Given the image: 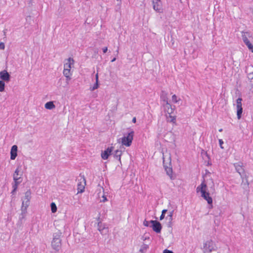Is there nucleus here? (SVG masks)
Wrapping results in <instances>:
<instances>
[{"label":"nucleus","instance_id":"nucleus-1","mask_svg":"<svg viewBox=\"0 0 253 253\" xmlns=\"http://www.w3.org/2000/svg\"><path fill=\"white\" fill-rule=\"evenodd\" d=\"M196 191L197 193L200 192L201 193V197L203 198L206 201H207L208 204L210 205L211 207H212V199L210 196L209 193L207 191V186L204 182H202L200 185L197 187Z\"/></svg>","mask_w":253,"mask_h":253},{"label":"nucleus","instance_id":"nucleus-2","mask_svg":"<svg viewBox=\"0 0 253 253\" xmlns=\"http://www.w3.org/2000/svg\"><path fill=\"white\" fill-rule=\"evenodd\" d=\"M74 64V60L71 57H69L65 60L63 74L66 77L67 81H69L71 79L72 72H71V69L73 66Z\"/></svg>","mask_w":253,"mask_h":253},{"label":"nucleus","instance_id":"nucleus-3","mask_svg":"<svg viewBox=\"0 0 253 253\" xmlns=\"http://www.w3.org/2000/svg\"><path fill=\"white\" fill-rule=\"evenodd\" d=\"M204 251L205 253H215L217 252V247L215 242L211 240H207L204 245Z\"/></svg>","mask_w":253,"mask_h":253},{"label":"nucleus","instance_id":"nucleus-4","mask_svg":"<svg viewBox=\"0 0 253 253\" xmlns=\"http://www.w3.org/2000/svg\"><path fill=\"white\" fill-rule=\"evenodd\" d=\"M134 136V131H131L119 139L122 145L129 147L131 145Z\"/></svg>","mask_w":253,"mask_h":253},{"label":"nucleus","instance_id":"nucleus-5","mask_svg":"<svg viewBox=\"0 0 253 253\" xmlns=\"http://www.w3.org/2000/svg\"><path fill=\"white\" fill-rule=\"evenodd\" d=\"M31 192L30 190H28L25 193V196L22 198V204L21 207V210L22 211L26 212L28 207L30 204L31 199Z\"/></svg>","mask_w":253,"mask_h":253},{"label":"nucleus","instance_id":"nucleus-6","mask_svg":"<svg viewBox=\"0 0 253 253\" xmlns=\"http://www.w3.org/2000/svg\"><path fill=\"white\" fill-rule=\"evenodd\" d=\"M252 36L248 32H242V39L243 42L248 47L249 50L253 53V44L249 40V38H251Z\"/></svg>","mask_w":253,"mask_h":253},{"label":"nucleus","instance_id":"nucleus-7","mask_svg":"<svg viewBox=\"0 0 253 253\" xmlns=\"http://www.w3.org/2000/svg\"><path fill=\"white\" fill-rule=\"evenodd\" d=\"M122 154V152L120 150H116L114 153L112 154L113 158V162L114 166L116 167H120L122 165L121 161Z\"/></svg>","mask_w":253,"mask_h":253},{"label":"nucleus","instance_id":"nucleus-8","mask_svg":"<svg viewBox=\"0 0 253 253\" xmlns=\"http://www.w3.org/2000/svg\"><path fill=\"white\" fill-rule=\"evenodd\" d=\"M86 180L84 176L80 175L78 178L77 190L78 194L83 193L84 191Z\"/></svg>","mask_w":253,"mask_h":253},{"label":"nucleus","instance_id":"nucleus-9","mask_svg":"<svg viewBox=\"0 0 253 253\" xmlns=\"http://www.w3.org/2000/svg\"><path fill=\"white\" fill-rule=\"evenodd\" d=\"M153 9L158 13L163 12V4L161 0H151Z\"/></svg>","mask_w":253,"mask_h":253},{"label":"nucleus","instance_id":"nucleus-10","mask_svg":"<svg viewBox=\"0 0 253 253\" xmlns=\"http://www.w3.org/2000/svg\"><path fill=\"white\" fill-rule=\"evenodd\" d=\"M242 101V99L241 98H238L236 100L237 115L239 120L241 119L243 112Z\"/></svg>","mask_w":253,"mask_h":253},{"label":"nucleus","instance_id":"nucleus-11","mask_svg":"<svg viewBox=\"0 0 253 253\" xmlns=\"http://www.w3.org/2000/svg\"><path fill=\"white\" fill-rule=\"evenodd\" d=\"M61 245V240L59 238L55 237L53 239L51 242V246L54 250L58 251L60 249Z\"/></svg>","mask_w":253,"mask_h":253},{"label":"nucleus","instance_id":"nucleus-12","mask_svg":"<svg viewBox=\"0 0 253 253\" xmlns=\"http://www.w3.org/2000/svg\"><path fill=\"white\" fill-rule=\"evenodd\" d=\"M151 227L153 230L157 233H160L162 229L161 223L156 220H151Z\"/></svg>","mask_w":253,"mask_h":253},{"label":"nucleus","instance_id":"nucleus-13","mask_svg":"<svg viewBox=\"0 0 253 253\" xmlns=\"http://www.w3.org/2000/svg\"><path fill=\"white\" fill-rule=\"evenodd\" d=\"M10 76L6 70H3L0 72V79L2 81L8 82L9 81Z\"/></svg>","mask_w":253,"mask_h":253},{"label":"nucleus","instance_id":"nucleus-14","mask_svg":"<svg viewBox=\"0 0 253 253\" xmlns=\"http://www.w3.org/2000/svg\"><path fill=\"white\" fill-rule=\"evenodd\" d=\"M18 147L16 145H14L11 147L10 150V159L14 160L17 156Z\"/></svg>","mask_w":253,"mask_h":253},{"label":"nucleus","instance_id":"nucleus-15","mask_svg":"<svg viewBox=\"0 0 253 253\" xmlns=\"http://www.w3.org/2000/svg\"><path fill=\"white\" fill-rule=\"evenodd\" d=\"M99 87V79H98V74L97 73L95 75V83L92 85H90L89 87V90L90 91H93Z\"/></svg>","mask_w":253,"mask_h":253},{"label":"nucleus","instance_id":"nucleus-16","mask_svg":"<svg viewBox=\"0 0 253 253\" xmlns=\"http://www.w3.org/2000/svg\"><path fill=\"white\" fill-rule=\"evenodd\" d=\"M165 111L166 114L171 115V114L174 113V110L172 108L171 105L168 102L165 106Z\"/></svg>","mask_w":253,"mask_h":253},{"label":"nucleus","instance_id":"nucleus-17","mask_svg":"<svg viewBox=\"0 0 253 253\" xmlns=\"http://www.w3.org/2000/svg\"><path fill=\"white\" fill-rule=\"evenodd\" d=\"M111 155V148H108L106 150L102 152L101 153V157L103 160H106Z\"/></svg>","mask_w":253,"mask_h":253},{"label":"nucleus","instance_id":"nucleus-18","mask_svg":"<svg viewBox=\"0 0 253 253\" xmlns=\"http://www.w3.org/2000/svg\"><path fill=\"white\" fill-rule=\"evenodd\" d=\"M166 116L168 122L173 123H175V116L174 115V113L171 114V115L166 114Z\"/></svg>","mask_w":253,"mask_h":253},{"label":"nucleus","instance_id":"nucleus-19","mask_svg":"<svg viewBox=\"0 0 253 253\" xmlns=\"http://www.w3.org/2000/svg\"><path fill=\"white\" fill-rule=\"evenodd\" d=\"M45 108L46 109L52 110L55 108V106L53 103V101H49L46 102L44 105Z\"/></svg>","mask_w":253,"mask_h":253},{"label":"nucleus","instance_id":"nucleus-20","mask_svg":"<svg viewBox=\"0 0 253 253\" xmlns=\"http://www.w3.org/2000/svg\"><path fill=\"white\" fill-rule=\"evenodd\" d=\"M14 183L13 185V190L12 191V193H13L17 189L18 185L21 182L22 180H17V178H15Z\"/></svg>","mask_w":253,"mask_h":253},{"label":"nucleus","instance_id":"nucleus-21","mask_svg":"<svg viewBox=\"0 0 253 253\" xmlns=\"http://www.w3.org/2000/svg\"><path fill=\"white\" fill-rule=\"evenodd\" d=\"M19 172V169L18 168L16 169L13 174V179L15 180V178H17V180H21V177L18 176Z\"/></svg>","mask_w":253,"mask_h":253},{"label":"nucleus","instance_id":"nucleus-22","mask_svg":"<svg viewBox=\"0 0 253 253\" xmlns=\"http://www.w3.org/2000/svg\"><path fill=\"white\" fill-rule=\"evenodd\" d=\"M166 170L167 171V174L170 176V178H172V168L171 167H167L166 168Z\"/></svg>","mask_w":253,"mask_h":253},{"label":"nucleus","instance_id":"nucleus-23","mask_svg":"<svg viewBox=\"0 0 253 253\" xmlns=\"http://www.w3.org/2000/svg\"><path fill=\"white\" fill-rule=\"evenodd\" d=\"M51 210L52 213H55L57 211V207L56 204L52 202L50 204Z\"/></svg>","mask_w":253,"mask_h":253},{"label":"nucleus","instance_id":"nucleus-24","mask_svg":"<svg viewBox=\"0 0 253 253\" xmlns=\"http://www.w3.org/2000/svg\"><path fill=\"white\" fill-rule=\"evenodd\" d=\"M5 88V83L2 81H0V92H3Z\"/></svg>","mask_w":253,"mask_h":253},{"label":"nucleus","instance_id":"nucleus-25","mask_svg":"<svg viewBox=\"0 0 253 253\" xmlns=\"http://www.w3.org/2000/svg\"><path fill=\"white\" fill-rule=\"evenodd\" d=\"M233 64L235 66L239 67L240 66V60L237 59H233Z\"/></svg>","mask_w":253,"mask_h":253},{"label":"nucleus","instance_id":"nucleus-26","mask_svg":"<svg viewBox=\"0 0 253 253\" xmlns=\"http://www.w3.org/2000/svg\"><path fill=\"white\" fill-rule=\"evenodd\" d=\"M167 210H163L162 211V214L160 216V219L161 220L163 219L165 217V214L167 212Z\"/></svg>","mask_w":253,"mask_h":253},{"label":"nucleus","instance_id":"nucleus-27","mask_svg":"<svg viewBox=\"0 0 253 253\" xmlns=\"http://www.w3.org/2000/svg\"><path fill=\"white\" fill-rule=\"evenodd\" d=\"M148 248V245H146V244H143L142 245V246L141 247V248L140 249V251L142 252H143L144 251H145L147 249V248Z\"/></svg>","mask_w":253,"mask_h":253},{"label":"nucleus","instance_id":"nucleus-28","mask_svg":"<svg viewBox=\"0 0 253 253\" xmlns=\"http://www.w3.org/2000/svg\"><path fill=\"white\" fill-rule=\"evenodd\" d=\"M100 201L101 202H105L107 201L106 197L104 194L102 195L101 198H100Z\"/></svg>","mask_w":253,"mask_h":253},{"label":"nucleus","instance_id":"nucleus-29","mask_svg":"<svg viewBox=\"0 0 253 253\" xmlns=\"http://www.w3.org/2000/svg\"><path fill=\"white\" fill-rule=\"evenodd\" d=\"M172 101L174 103H176L177 102V96L175 95H173L172 96Z\"/></svg>","mask_w":253,"mask_h":253},{"label":"nucleus","instance_id":"nucleus-30","mask_svg":"<svg viewBox=\"0 0 253 253\" xmlns=\"http://www.w3.org/2000/svg\"><path fill=\"white\" fill-rule=\"evenodd\" d=\"M150 223H151L150 221H148L146 220H144V221H143V225L146 227L149 226L150 225Z\"/></svg>","mask_w":253,"mask_h":253},{"label":"nucleus","instance_id":"nucleus-31","mask_svg":"<svg viewBox=\"0 0 253 253\" xmlns=\"http://www.w3.org/2000/svg\"><path fill=\"white\" fill-rule=\"evenodd\" d=\"M173 211H171L169 213V220L170 221L172 220Z\"/></svg>","mask_w":253,"mask_h":253},{"label":"nucleus","instance_id":"nucleus-32","mask_svg":"<svg viewBox=\"0 0 253 253\" xmlns=\"http://www.w3.org/2000/svg\"><path fill=\"white\" fill-rule=\"evenodd\" d=\"M220 147L221 149H223V147L222 146V144L223 143V141L221 139L219 140Z\"/></svg>","mask_w":253,"mask_h":253},{"label":"nucleus","instance_id":"nucleus-33","mask_svg":"<svg viewBox=\"0 0 253 253\" xmlns=\"http://www.w3.org/2000/svg\"><path fill=\"white\" fill-rule=\"evenodd\" d=\"M248 78L250 80H252L253 79V73H250L248 75Z\"/></svg>","mask_w":253,"mask_h":253},{"label":"nucleus","instance_id":"nucleus-34","mask_svg":"<svg viewBox=\"0 0 253 253\" xmlns=\"http://www.w3.org/2000/svg\"><path fill=\"white\" fill-rule=\"evenodd\" d=\"M163 253H173L172 251H169V250H165L164 251H163Z\"/></svg>","mask_w":253,"mask_h":253},{"label":"nucleus","instance_id":"nucleus-35","mask_svg":"<svg viewBox=\"0 0 253 253\" xmlns=\"http://www.w3.org/2000/svg\"><path fill=\"white\" fill-rule=\"evenodd\" d=\"M4 43L1 42L0 43V49H4Z\"/></svg>","mask_w":253,"mask_h":253},{"label":"nucleus","instance_id":"nucleus-36","mask_svg":"<svg viewBox=\"0 0 253 253\" xmlns=\"http://www.w3.org/2000/svg\"><path fill=\"white\" fill-rule=\"evenodd\" d=\"M108 50V48L107 47H104L102 48V51L104 53H106Z\"/></svg>","mask_w":253,"mask_h":253},{"label":"nucleus","instance_id":"nucleus-37","mask_svg":"<svg viewBox=\"0 0 253 253\" xmlns=\"http://www.w3.org/2000/svg\"><path fill=\"white\" fill-rule=\"evenodd\" d=\"M118 104V100H116V104L115 106L114 107V110H117V106Z\"/></svg>","mask_w":253,"mask_h":253},{"label":"nucleus","instance_id":"nucleus-38","mask_svg":"<svg viewBox=\"0 0 253 253\" xmlns=\"http://www.w3.org/2000/svg\"><path fill=\"white\" fill-rule=\"evenodd\" d=\"M99 230H100V231L101 232V234H104V233H105V231H106V229H105V228H104V229H103L102 230H101L100 229H99Z\"/></svg>","mask_w":253,"mask_h":253},{"label":"nucleus","instance_id":"nucleus-39","mask_svg":"<svg viewBox=\"0 0 253 253\" xmlns=\"http://www.w3.org/2000/svg\"><path fill=\"white\" fill-rule=\"evenodd\" d=\"M132 122L135 123L136 122V118L134 117L132 119Z\"/></svg>","mask_w":253,"mask_h":253},{"label":"nucleus","instance_id":"nucleus-40","mask_svg":"<svg viewBox=\"0 0 253 253\" xmlns=\"http://www.w3.org/2000/svg\"><path fill=\"white\" fill-rule=\"evenodd\" d=\"M115 60H116L115 58H113V59H112V62L114 61Z\"/></svg>","mask_w":253,"mask_h":253},{"label":"nucleus","instance_id":"nucleus-41","mask_svg":"<svg viewBox=\"0 0 253 253\" xmlns=\"http://www.w3.org/2000/svg\"><path fill=\"white\" fill-rule=\"evenodd\" d=\"M147 239V237H146L145 238V239H143V240H145V239Z\"/></svg>","mask_w":253,"mask_h":253},{"label":"nucleus","instance_id":"nucleus-42","mask_svg":"<svg viewBox=\"0 0 253 253\" xmlns=\"http://www.w3.org/2000/svg\"><path fill=\"white\" fill-rule=\"evenodd\" d=\"M118 1H119V2H121V0H117Z\"/></svg>","mask_w":253,"mask_h":253}]
</instances>
